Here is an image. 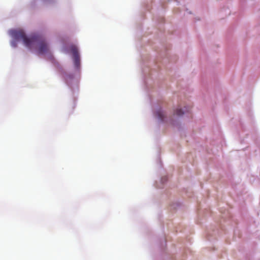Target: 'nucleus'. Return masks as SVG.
<instances>
[{"instance_id":"39448f33","label":"nucleus","mask_w":260,"mask_h":260,"mask_svg":"<svg viewBox=\"0 0 260 260\" xmlns=\"http://www.w3.org/2000/svg\"><path fill=\"white\" fill-rule=\"evenodd\" d=\"M11 45L13 47H16L17 46V44L15 42H13Z\"/></svg>"},{"instance_id":"20e7f679","label":"nucleus","mask_w":260,"mask_h":260,"mask_svg":"<svg viewBox=\"0 0 260 260\" xmlns=\"http://www.w3.org/2000/svg\"><path fill=\"white\" fill-rule=\"evenodd\" d=\"M184 112H183L181 109H177L175 111V114L177 116H181L184 114Z\"/></svg>"},{"instance_id":"7ed1b4c3","label":"nucleus","mask_w":260,"mask_h":260,"mask_svg":"<svg viewBox=\"0 0 260 260\" xmlns=\"http://www.w3.org/2000/svg\"><path fill=\"white\" fill-rule=\"evenodd\" d=\"M156 115L161 120H165V112L161 109H159L156 112Z\"/></svg>"},{"instance_id":"f257e3e1","label":"nucleus","mask_w":260,"mask_h":260,"mask_svg":"<svg viewBox=\"0 0 260 260\" xmlns=\"http://www.w3.org/2000/svg\"><path fill=\"white\" fill-rule=\"evenodd\" d=\"M12 36L17 41H22L24 45L31 48L35 44H38L39 54H43L49 51V46L47 42L41 37L37 35L28 37L22 30H14L11 32Z\"/></svg>"},{"instance_id":"f03ea898","label":"nucleus","mask_w":260,"mask_h":260,"mask_svg":"<svg viewBox=\"0 0 260 260\" xmlns=\"http://www.w3.org/2000/svg\"><path fill=\"white\" fill-rule=\"evenodd\" d=\"M71 50L73 56L75 67L78 69L80 67V56L78 49L73 46L71 47Z\"/></svg>"}]
</instances>
